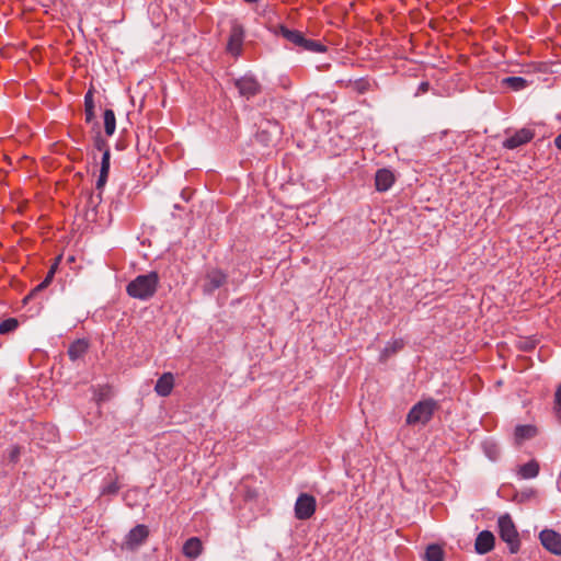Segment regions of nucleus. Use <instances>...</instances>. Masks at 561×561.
Listing matches in <instances>:
<instances>
[{"mask_svg": "<svg viewBox=\"0 0 561 561\" xmlns=\"http://www.w3.org/2000/svg\"><path fill=\"white\" fill-rule=\"evenodd\" d=\"M116 128L115 113L111 108L104 111V130L107 136H112Z\"/></svg>", "mask_w": 561, "mask_h": 561, "instance_id": "obj_23", "label": "nucleus"}, {"mask_svg": "<svg viewBox=\"0 0 561 561\" xmlns=\"http://www.w3.org/2000/svg\"><path fill=\"white\" fill-rule=\"evenodd\" d=\"M159 285V275L157 272L138 275L126 286L127 294L135 299L148 300L156 294Z\"/></svg>", "mask_w": 561, "mask_h": 561, "instance_id": "obj_1", "label": "nucleus"}, {"mask_svg": "<svg viewBox=\"0 0 561 561\" xmlns=\"http://www.w3.org/2000/svg\"><path fill=\"white\" fill-rule=\"evenodd\" d=\"M89 350V342L84 339H78L72 342L68 348V356L72 362L81 358Z\"/></svg>", "mask_w": 561, "mask_h": 561, "instance_id": "obj_17", "label": "nucleus"}, {"mask_svg": "<svg viewBox=\"0 0 561 561\" xmlns=\"http://www.w3.org/2000/svg\"><path fill=\"white\" fill-rule=\"evenodd\" d=\"M203 549V545L199 538L192 537L187 539L183 546V553L188 558H197Z\"/></svg>", "mask_w": 561, "mask_h": 561, "instance_id": "obj_18", "label": "nucleus"}, {"mask_svg": "<svg viewBox=\"0 0 561 561\" xmlns=\"http://www.w3.org/2000/svg\"><path fill=\"white\" fill-rule=\"evenodd\" d=\"M174 387V376L172 373H164L157 380L154 391L161 397H168Z\"/></svg>", "mask_w": 561, "mask_h": 561, "instance_id": "obj_14", "label": "nucleus"}, {"mask_svg": "<svg viewBox=\"0 0 561 561\" xmlns=\"http://www.w3.org/2000/svg\"><path fill=\"white\" fill-rule=\"evenodd\" d=\"M426 561H444V550L438 545H430L425 551Z\"/></svg>", "mask_w": 561, "mask_h": 561, "instance_id": "obj_25", "label": "nucleus"}, {"mask_svg": "<svg viewBox=\"0 0 561 561\" xmlns=\"http://www.w3.org/2000/svg\"><path fill=\"white\" fill-rule=\"evenodd\" d=\"M243 38L244 30L242 25L239 23H233L227 43V51L233 56H238L242 49Z\"/></svg>", "mask_w": 561, "mask_h": 561, "instance_id": "obj_9", "label": "nucleus"}, {"mask_svg": "<svg viewBox=\"0 0 561 561\" xmlns=\"http://www.w3.org/2000/svg\"><path fill=\"white\" fill-rule=\"evenodd\" d=\"M428 87H430V83H428V82H422V83L420 84V90H421V91H423V92H425V91H427V90H428Z\"/></svg>", "mask_w": 561, "mask_h": 561, "instance_id": "obj_39", "label": "nucleus"}, {"mask_svg": "<svg viewBox=\"0 0 561 561\" xmlns=\"http://www.w3.org/2000/svg\"><path fill=\"white\" fill-rule=\"evenodd\" d=\"M19 327V321L15 318H9L0 322V334L13 332Z\"/></svg>", "mask_w": 561, "mask_h": 561, "instance_id": "obj_27", "label": "nucleus"}, {"mask_svg": "<svg viewBox=\"0 0 561 561\" xmlns=\"http://www.w3.org/2000/svg\"><path fill=\"white\" fill-rule=\"evenodd\" d=\"M404 346L403 340H394L393 342L389 343L382 351L381 357L387 358L393 354H396L398 351L402 350Z\"/></svg>", "mask_w": 561, "mask_h": 561, "instance_id": "obj_26", "label": "nucleus"}, {"mask_svg": "<svg viewBox=\"0 0 561 561\" xmlns=\"http://www.w3.org/2000/svg\"><path fill=\"white\" fill-rule=\"evenodd\" d=\"M21 454V448L19 446L13 447L9 453V460L11 462H16L19 460Z\"/></svg>", "mask_w": 561, "mask_h": 561, "instance_id": "obj_35", "label": "nucleus"}, {"mask_svg": "<svg viewBox=\"0 0 561 561\" xmlns=\"http://www.w3.org/2000/svg\"><path fill=\"white\" fill-rule=\"evenodd\" d=\"M276 35H280L284 37L287 42L291 43L293 45L297 46L298 48L301 45V41L304 37V33L297 30H290L285 25H278L275 31Z\"/></svg>", "mask_w": 561, "mask_h": 561, "instance_id": "obj_16", "label": "nucleus"}, {"mask_svg": "<svg viewBox=\"0 0 561 561\" xmlns=\"http://www.w3.org/2000/svg\"><path fill=\"white\" fill-rule=\"evenodd\" d=\"M488 455H489V458L495 459V456H493L491 454H488Z\"/></svg>", "mask_w": 561, "mask_h": 561, "instance_id": "obj_41", "label": "nucleus"}, {"mask_svg": "<svg viewBox=\"0 0 561 561\" xmlns=\"http://www.w3.org/2000/svg\"><path fill=\"white\" fill-rule=\"evenodd\" d=\"M556 403L558 405L557 414L561 420V386L556 391Z\"/></svg>", "mask_w": 561, "mask_h": 561, "instance_id": "obj_36", "label": "nucleus"}, {"mask_svg": "<svg viewBox=\"0 0 561 561\" xmlns=\"http://www.w3.org/2000/svg\"><path fill=\"white\" fill-rule=\"evenodd\" d=\"M554 146L561 150V134L554 138Z\"/></svg>", "mask_w": 561, "mask_h": 561, "instance_id": "obj_37", "label": "nucleus"}, {"mask_svg": "<svg viewBox=\"0 0 561 561\" xmlns=\"http://www.w3.org/2000/svg\"><path fill=\"white\" fill-rule=\"evenodd\" d=\"M394 183V174L388 169H379L375 175V187L378 192L388 191Z\"/></svg>", "mask_w": 561, "mask_h": 561, "instance_id": "obj_13", "label": "nucleus"}, {"mask_svg": "<svg viewBox=\"0 0 561 561\" xmlns=\"http://www.w3.org/2000/svg\"><path fill=\"white\" fill-rule=\"evenodd\" d=\"M447 135V130H444L439 134V137L442 138L443 136Z\"/></svg>", "mask_w": 561, "mask_h": 561, "instance_id": "obj_40", "label": "nucleus"}, {"mask_svg": "<svg viewBox=\"0 0 561 561\" xmlns=\"http://www.w3.org/2000/svg\"><path fill=\"white\" fill-rule=\"evenodd\" d=\"M539 469V463L536 460H530L519 467L518 474L523 479H533L538 476Z\"/></svg>", "mask_w": 561, "mask_h": 561, "instance_id": "obj_19", "label": "nucleus"}, {"mask_svg": "<svg viewBox=\"0 0 561 561\" xmlns=\"http://www.w3.org/2000/svg\"><path fill=\"white\" fill-rule=\"evenodd\" d=\"M499 534L503 541L508 545L511 553H517L520 548V540L517 528L510 514H504L497 519Z\"/></svg>", "mask_w": 561, "mask_h": 561, "instance_id": "obj_4", "label": "nucleus"}, {"mask_svg": "<svg viewBox=\"0 0 561 561\" xmlns=\"http://www.w3.org/2000/svg\"><path fill=\"white\" fill-rule=\"evenodd\" d=\"M85 122L91 123L94 119V91L89 89L84 95Z\"/></svg>", "mask_w": 561, "mask_h": 561, "instance_id": "obj_20", "label": "nucleus"}, {"mask_svg": "<svg viewBox=\"0 0 561 561\" xmlns=\"http://www.w3.org/2000/svg\"><path fill=\"white\" fill-rule=\"evenodd\" d=\"M149 537V528L146 525L139 524L129 530L126 535L123 548L134 551L146 542Z\"/></svg>", "mask_w": 561, "mask_h": 561, "instance_id": "obj_7", "label": "nucleus"}, {"mask_svg": "<svg viewBox=\"0 0 561 561\" xmlns=\"http://www.w3.org/2000/svg\"><path fill=\"white\" fill-rule=\"evenodd\" d=\"M102 202V193L99 192L98 194H93L92 192H90L88 194V206L91 207L93 210L96 209V207L101 204Z\"/></svg>", "mask_w": 561, "mask_h": 561, "instance_id": "obj_30", "label": "nucleus"}, {"mask_svg": "<svg viewBox=\"0 0 561 561\" xmlns=\"http://www.w3.org/2000/svg\"><path fill=\"white\" fill-rule=\"evenodd\" d=\"M535 134L533 130L522 128L517 130L513 136L506 138L503 142V147L507 149H516L534 138Z\"/></svg>", "mask_w": 561, "mask_h": 561, "instance_id": "obj_11", "label": "nucleus"}, {"mask_svg": "<svg viewBox=\"0 0 561 561\" xmlns=\"http://www.w3.org/2000/svg\"><path fill=\"white\" fill-rule=\"evenodd\" d=\"M94 146L100 151H105V149H108L107 142L105 139H103L101 136H98L94 141Z\"/></svg>", "mask_w": 561, "mask_h": 561, "instance_id": "obj_34", "label": "nucleus"}, {"mask_svg": "<svg viewBox=\"0 0 561 561\" xmlns=\"http://www.w3.org/2000/svg\"><path fill=\"white\" fill-rule=\"evenodd\" d=\"M255 126L257 127L254 136L255 141L263 147L274 146L282 134L279 123L264 114H260L259 118L255 121Z\"/></svg>", "mask_w": 561, "mask_h": 561, "instance_id": "obj_2", "label": "nucleus"}, {"mask_svg": "<svg viewBox=\"0 0 561 561\" xmlns=\"http://www.w3.org/2000/svg\"><path fill=\"white\" fill-rule=\"evenodd\" d=\"M494 535L489 530H483L476 538L474 549L479 554H485L494 548Z\"/></svg>", "mask_w": 561, "mask_h": 561, "instance_id": "obj_12", "label": "nucleus"}, {"mask_svg": "<svg viewBox=\"0 0 561 561\" xmlns=\"http://www.w3.org/2000/svg\"><path fill=\"white\" fill-rule=\"evenodd\" d=\"M538 433L536 426L527 424V425H517L514 431V440L516 445H522L525 440L534 438Z\"/></svg>", "mask_w": 561, "mask_h": 561, "instance_id": "obj_15", "label": "nucleus"}, {"mask_svg": "<svg viewBox=\"0 0 561 561\" xmlns=\"http://www.w3.org/2000/svg\"><path fill=\"white\" fill-rule=\"evenodd\" d=\"M226 282H227L226 273H224L221 270H217V268L210 270L209 272H207V274L205 276V283L203 286L204 291L211 294L216 289L224 286L226 284Z\"/></svg>", "mask_w": 561, "mask_h": 561, "instance_id": "obj_10", "label": "nucleus"}, {"mask_svg": "<svg viewBox=\"0 0 561 561\" xmlns=\"http://www.w3.org/2000/svg\"><path fill=\"white\" fill-rule=\"evenodd\" d=\"M535 494H536L535 490L527 489V490H524L522 492H517L514 495L513 501L516 502V503H525V502L529 501L531 497H534Z\"/></svg>", "mask_w": 561, "mask_h": 561, "instance_id": "obj_29", "label": "nucleus"}, {"mask_svg": "<svg viewBox=\"0 0 561 561\" xmlns=\"http://www.w3.org/2000/svg\"><path fill=\"white\" fill-rule=\"evenodd\" d=\"M107 178H108V173L100 171V175H99V179H98L96 185H95V187L99 192L102 193V190L104 188V186L107 182Z\"/></svg>", "mask_w": 561, "mask_h": 561, "instance_id": "obj_33", "label": "nucleus"}, {"mask_svg": "<svg viewBox=\"0 0 561 561\" xmlns=\"http://www.w3.org/2000/svg\"><path fill=\"white\" fill-rule=\"evenodd\" d=\"M317 508L316 497L308 493H301L295 503V517L299 520H306L313 516Z\"/></svg>", "mask_w": 561, "mask_h": 561, "instance_id": "obj_6", "label": "nucleus"}, {"mask_svg": "<svg viewBox=\"0 0 561 561\" xmlns=\"http://www.w3.org/2000/svg\"><path fill=\"white\" fill-rule=\"evenodd\" d=\"M438 408V402L432 398L420 401L411 408L405 422L408 425H425L432 420Z\"/></svg>", "mask_w": 561, "mask_h": 561, "instance_id": "obj_3", "label": "nucleus"}, {"mask_svg": "<svg viewBox=\"0 0 561 561\" xmlns=\"http://www.w3.org/2000/svg\"><path fill=\"white\" fill-rule=\"evenodd\" d=\"M541 545L551 553L561 556V535L552 529H543L539 534Z\"/></svg>", "mask_w": 561, "mask_h": 561, "instance_id": "obj_8", "label": "nucleus"}, {"mask_svg": "<svg viewBox=\"0 0 561 561\" xmlns=\"http://www.w3.org/2000/svg\"><path fill=\"white\" fill-rule=\"evenodd\" d=\"M502 82L514 91L523 90L528 85V81L523 77H506Z\"/></svg>", "mask_w": 561, "mask_h": 561, "instance_id": "obj_24", "label": "nucleus"}, {"mask_svg": "<svg viewBox=\"0 0 561 561\" xmlns=\"http://www.w3.org/2000/svg\"><path fill=\"white\" fill-rule=\"evenodd\" d=\"M60 261V257H57L55 263L50 266L49 271H54V274L56 273V270L58 267V263Z\"/></svg>", "mask_w": 561, "mask_h": 561, "instance_id": "obj_38", "label": "nucleus"}, {"mask_svg": "<svg viewBox=\"0 0 561 561\" xmlns=\"http://www.w3.org/2000/svg\"><path fill=\"white\" fill-rule=\"evenodd\" d=\"M54 275V271H48L44 280L31 290V293L23 299V302L26 304L28 300L33 299L38 293L47 288L51 283Z\"/></svg>", "mask_w": 561, "mask_h": 561, "instance_id": "obj_22", "label": "nucleus"}, {"mask_svg": "<svg viewBox=\"0 0 561 561\" xmlns=\"http://www.w3.org/2000/svg\"><path fill=\"white\" fill-rule=\"evenodd\" d=\"M301 50L311 51V53H324L327 50V46L323 45L319 41L302 37L301 45L299 47Z\"/></svg>", "mask_w": 561, "mask_h": 561, "instance_id": "obj_21", "label": "nucleus"}, {"mask_svg": "<svg viewBox=\"0 0 561 561\" xmlns=\"http://www.w3.org/2000/svg\"><path fill=\"white\" fill-rule=\"evenodd\" d=\"M121 485L118 484L117 477L106 483L101 491L102 495H115L118 493Z\"/></svg>", "mask_w": 561, "mask_h": 561, "instance_id": "obj_28", "label": "nucleus"}, {"mask_svg": "<svg viewBox=\"0 0 561 561\" xmlns=\"http://www.w3.org/2000/svg\"><path fill=\"white\" fill-rule=\"evenodd\" d=\"M110 159H111V152L110 149H105L102 156L101 161V172L110 173Z\"/></svg>", "mask_w": 561, "mask_h": 561, "instance_id": "obj_31", "label": "nucleus"}, {"mask_svg": "<svg viewBox=\"0 0 561 561\" xmlns=\"http://www.w3.org/2000/svg\"><path fill=\"white\" fill-rule=\"evenodd\" d=\"M233 84L239 95L250 100L262 92V84L253 76H242L233 80Z\"/></svg>", "mask_w": 561, "mask_h": 561, "instance_id": "obj_5", "label": "nucleus"}, {"mask_svg": "<svg viewBox=\"0 0 561 561\" xmlns=\"http://www.w3.org/2000/svg\"><path fill=\"white\" fill-rule=\"evenodd\" d=\"M354 89L358 92V93H365L368 89H369V82L365 79H359L357 81H355L354 83Z\"/></svg>", "mask_w": 561, "mask_h": 561, "instance_id": "obj_32", "label": "nucleus"}]
</instances>
